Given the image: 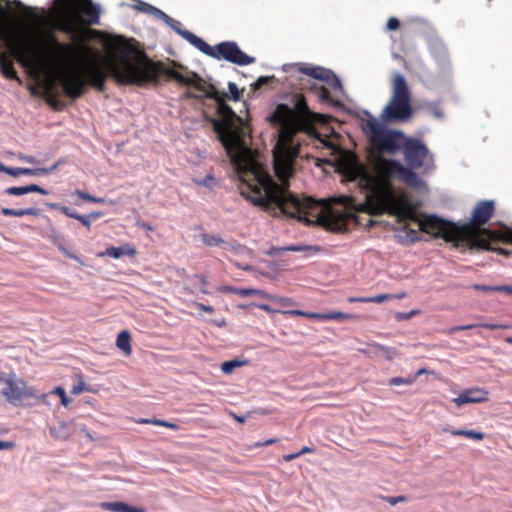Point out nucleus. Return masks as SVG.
<instances>
[{"instance_id": "nucleus-28", "label": "nucleus", "mask_w": 512, "mask_h": 512, "mask_svg": "<svg viewBox=\"0 0 512 512\" xmlns=\"http://www.w3.org/2000/svg\"><path fill=\"white\" fill-rule=\"evenodd\" d=\"M134 8L136 10H138V11H141V12H144V13H147V14H151V15H153L154 17H156L157 19H159L161 21L170 20V16L169 15H167L165 12H163L159 8L149 4L147 2L138 0L137 4L134 5Z\"/></svg>"}, {"instance_id": "nucleus-27", "label": "nucleus", "mask_w": 512, "mask_h": 512, "mask_svg": "<svg viewBox=\"0 0 512 512\" xmlns=\"http://www.w3.org/2000/svg\"><path fill=\"white\" fill-rule=\"evenodd\" d=\"M50 435L55 439L66 440L72 434L71 423L67 421H58L56 425L49 428Z\"/></svg>"}, {"instance_id": "nucleus-1", "label": "nucleus", "mask_w": 512, "mask_h": 512, "mask_svg": "<svg viewBox=\"0 0 512 512\" xmlns=\"http://www.w3.org/2000/svg\"><path fill=\"white\" fill-rule=\"evenodd\" d=\"M135 53L140 58L137 62L125 59L121 66L114 62L109 63V70L117 83L145 87L147 85H158L161 77L167 76L181 86L193 88L200 92L197 94L186 90L181 95V99H193L201 105H206V92L209 91V88H206L204 80L198 73L190 71L184 74L174 69L168 70L163 62L150 59L145 52L136 50Z\"/></svg>"}, {"instance_id": "nucleus-56", "label": "nucleus", "mask_w": 512, "mask_h": 512, "mask_svg": "<svg viewBox=\"0 0 512 512\" xmlns=\"http://www.w3.org/2000/svg\"><path fill=\"white\" fill-rule=\"evenodd\" d=\"M152 422H153V425L167 427L172 430H177L179 428V426L177 424L166 421V420H162V419L155 418V421H152Z\"/></svg>"}, {"instance_id": "nucleus-40", "label": "nucleus", "mask_w": 512, "mask_h": 512, "mask_svg": "<svg viewBox=\"0 0 512 512\" xmlns=\"http://www.w3.org/2000/svg\"><path fill=\"white\" fill-rule=\"evenodd\" d=\"M320 98H321V100L323 102L328 103V104L332 105L333 107H336V108H342L343 107L342 102L339 101V100L334 99L330 95V92L325 87L321 88Z\"/></svg>"}, {"instance_id": "nucleus-9", "label": "nucleus", "mask_w": 512, "mask_h": 512, "mask_svg": "<svg viewBox=\"0 0 512 512\" xmlns=\"http://www.w3.org/2000/svg\"><path fill=\"white\" fill-rule=\"evenodd\" d=\"M14 374L0 373V384L4 387L1 393L6 400L14 405L23 401L25 398L35 397L32 387H28L22 380H15Z\"/></svg>"}, {"instance_id": "nucleus-62", "label": "nucleus", "mask_w": 512, "mask_h": 512, "mask_svg": "<svg viewBox=\"0 0 512 512\" xmlns=\"http://www.w3.org/2000/svg\"><path fill=\"white\" fill-rule=\"evenodd\" d=\"M250 305H251V306H254V307H257V308H259V309H261V310H264V311H266V312H268V313H282V311H281V310L274 309V308H272V307H271L270 305H268V304H255V303H252V304H250Z\"/></svg>"}, {"instance_id": "nucleus-14", "label": "nucleus", "mask_w": 512, "mask_h": 512, "mask_svg": "<svg viewBox=\"0 0 512 512\" xmlns=\"http://www.w3.org/2000/svg\"><path fill=\"white\" fill-rule=\"evenodd\" d=\"M408 138L409 136H407L402 130L387 128L379 139L378 145L384 152L396 155L403 151Z\"/></svg>"}, {"instance_id": "nucleus-51", "label": "nucleus", "mask_w": 512, "mask_h": 512, "mask_svg": "<svg viewBox=\"0 0 512 512\" xmlns=\"http://www.w3.org/2000/svg\"><path fill=\"white\" fill-rule=\"evenodd\" d=\"M166 25H168L175 33L181 36V32H187L188 30L182 29L180 26V22L174 20L170 17V20L163 21Z\"/></svg>"}, {"instance_id": "nucleus-38", "label": "nucleus", "mask_w": 512, "mask_h": 512, "mask_svg": "<svg viewBox=\"0 0 512 512\" xmlns=\"http://www.w3.org/2000/svg\"><path fill=\"white\" fill-rule=\"evenodd\" d=\"M237 294L242 296V297H247V296H251V295H257V296H259V297H261L263 299L272 298V296L269 295L264 290L254 289V288H241L240 290H237Z\"/></svg>"}, {"instance_id": "nucleus-32", "label": "nucleus", "mask_w": 512, "mask_h": 512, "mask_svg": "<svg viewBox=\"0 0 512 512\" xmlns=\"http://www.w3.org/2000/svg\"><path fill=\"white\" fill-rule=\"evenodd\" d=\"M394 294H378L371 297H350L348 301L351 303L360 302V303H382L388 300L394 299Z\"/></svg>"}, {"instance_id": "nucleus-61", "label": "nucleus", "mask_w": 512, "mask_h": 512, "mask_svg": "<svg viewBox=\"0 0 512 512\" xmlns=\"http://www.w3.org/2000/svg\"><path fill=\"white\" fill-rule=\"evenodd\" d=\"M429 108L434 117L438 119L444 118V113L440 110L435 103H429Z\"/></svg>"}, {"instance_id": "nucleus-39", "label": "nucleus", "mask_w": 512, "mask_h": 512, "mask_svg": "<svg viewBox=\"0 0 512 512\" xmlns=\"http://www.w3.org/2000/svg\"><path fill=\"white\" fill-rule=\"evenodd\" d=\"M201 240L203 244L209 247H216L225 243L224 239H222L220 236L210 235L207 233L201 234Z\"/></svg>"}, {"instance_id": "nucleus-3", "label": "nucleus", "mask_w": 512, "mask_h": 512, "mask_svg": "<svg viewBox=\"0 0 512 512\" xmlns=\"http://www.w3.org/2000/svg\"><path fill=\"white\" fill-rule=\"evenodd\" d=\"M226 93H220L211 86L206 92V98L215 102L217 117L204 113V119L211 124L217 140L227 150L232 149L233 142L237 135L238 124L242 121L230 105L226 102Z\"/></svg>"}, {"instance_id": "nucleus-57", "label": "nucleus", "mask_w": 512, "mask_h": 512, "mask_svg": "<svg viewBox=\"0 0 512 512\" xmlns=\"http://www.w3.org/2000/svg\"><path fill=\"white\" fill-rule=\"evenodd\" d=\"M400 27V20L396 17H390L386 23V29L389 31L398 30Z\"/></svg>"}, {"instance_id": "nucleus-44", "label": "nucleus", "mask_w": 512, "mask_h": 512, "mask_svg": "<svg viewBox=\"0 0 512 512\" xmlns=\"http://www.w3.org/2000/svg\"><path fill=\"white\" fill-rule=\"evenodd\" d=\"M51 394H55L60 397L61 404L64 407H67L69 403L71 402L70 398L67 396L66 391L64 387L62 386H56L52 391Z\"/></svg>"}, {"instance_id": "nucleus-29", "label": "nucleus", "mask_w": 512, "mask_h": 512, "mask_svg": "<svg viewBox=\"0 0 512 512\" xmlns=\"http://www.w3.org/2000/svg\"><path fill=\"white\" fill-rule=\"evenodd\" d=\"M0 212L5 217H22V216H26V215H30V216H40L41 215L40 209H38L36 207H28V208H21V209L4 207L1 209Z\"/></svg>"}, {"instance_id": "nucleus-54", "label": "nucleus", "mask_w": 512, "mask_h": 512, "mask_svg": "<svg viewBox=\"0 0 512 512\" xmlns=\"http://www.w3.org/2000/svg\"><path fill=\"white\" fill-rule=\"evenodd\" d=\"M419 313L418 310H411L410 312H397L395 314V319L397 321H406L410 320L412 317Z\"/></svg>"}, {"instance_id": "nucleus-16", "label": "nucleus", "mask_w": 512, "mask_h": 512, "mask_svg": "<svg viewBox=\"0 0 512 512\" xmlns=\"http://www.w3.org/2000/svg\"><path fill=\"white\" fill-rule=\"evenodd\" d=\"M364 114L367 116L365 120L361 122V129L363 133L370 140H377L381 138L386 129L388 128L389 123H385L383 120H378L374 115H372L368 110H364Z\"/></svg>"}, {"instance_id": "nucleus-43", "label": "nucleus", "mask_w": 512, "mask_h": 512, "mask_svg": "<svg viewBox=\"0 0 512 512\" xmlns=\"http://www.w3.org/2000/svg\"><path fill=\"white\" fill-rule=\"evenodd\" d=\"M415 381V376L410 377H393L388 380V385L390 386H400V385H412Z\"/></svg>"}, {"instance_id": "nucleus-30", "label": "nucleus", "mask_w": 512, "mask_h": 512, "mask_svg": "<svg viewBox=\"0 0 512 512\" xmlns=\"http://www.w3.org/2000/svg\"><path fill=\"white\" fill-rule=\"evenodd\" d=\"M11 56L15 61L23 68L30 67L31 59L27 54V50L24 47L13 45L11 47Z\"/></svg>"}, {"instance_id": "nucleus-25", "label": "nucleus", "mask_w": 512, "mask_h": 512, "mask_svg": "<svg viewBox=\"0 0 512 512\" xmlns=\"http://www.w3.org/2000/svg\"><path fill=\"white\" fill-rule=\"evenodd\" d=\"M395 237L398 243L402 245L414 244L421 240L418 232L415 229L409 228L408 226H403L400 228Z\"/></svg>"}, {"instance_id": "nucleus-34", "label": "nucleus", "mask_w": 512, "mask_h": 512, "mask_svg": "<svg viewBox=\"0 0 512 512\" xmlns=\"http://www.w3.org/2000/svg\"><path fill=\"white\" fill-rule=\"evenodd\" d=\"M0 73L9 80H18V73L13 66V64L9 61L8 57H6L1 63H0Z\"/></svg>"}, {"instance_id": "nucleus-10", "label": "nucleus", "mask_w": 512, "mask_h": 512, "mask_svg": "<svg viewBox=\"0 0 512 512\" xmlns=\"http://www.w3.org/2000/svg\"><path fill=\"white\" fill-rule=\"evenodd\" d=\"M413 116L412 101L390 98L380 115L385 123L407 122Z\"/></svg>"}, {"instance_id": "nucleus-64", "label": "nucleus", "mask_w": 512, "mask_h": 512, "mask_svg": "<svg viewBox=\"0 0 512 512\" xmlns=\"http://www.w3.org/2000/svg\"><path fill=\"white\" fill-rule=\"evenodd\" d=\"M60 212H62L67 217H70V218H73V219L76 217V215L78 213L76 210L71 209L70 207L65 206V205L61 206V211Z\"/></svg>"}, {"instance_id": "nucleus-17", "label": "nucleus", "mask_w": 512, "mask_h": 512, "mask_svg": "<svg viewBox=\"0 0 512 512\" xmlns=\"http://www.w3.org/2000/svg\"><path fill=\"white\" fill-rule=\"evenodd\" d=\"M495 211V202L493 200L479 201L474 207L470 223L474 226H482L489 222Z\"/></svg>"}, {"instance_id": "nucleus-2", "label": "nucleus", "mask_w": 512, "mask_h": 512, "mask_svg": "<svg viewBox=\"0 0 512 512\" xmlns=\"http://www.w3.org/2000/svg\"><path fill=\"white\" fill-rule=\"evenodd\" d=\"M241 195L265 212L278 209L282 215L304 221L317 207V201L308 196L300 197L289 190V185H279L270 174H255L253 184H245Z\"/></svg>"}, {"instance_id": "nucleus-55", "label": "nucleus", "mask_w": 512, "mask_h": 512, "mask_svg": "<svg viewBox=\"0 0 512 512\" xmlns=\"http://www.w3.org/2000/svg\"><path fill=\"white\" fill-rule=\"evenodd\" d=\"M28 193H39L41 195H48L49 191L38 184H29Z\"/></svg>"}, {"instance_id": "nucleus-42", "label": "nucleus", "mask_w": 512, "mask_h": 512, "mask_svg": "<svg viewBox=\"0 0 512 512\" xmlns=\"http://www.w3.org/2000/svg\"><path fill=\"white\" fill-rule=\"evenodd\" d=\"M276 80L275 76H260L257 80L251 84V89L253 91H257L261 89L263 86L268 85Z\"/></svg>"}, {"instance_id": "nucleus-4", "label": "nucleus", "mask_w": 512, "mask_h": 512, "mask_svg": "<svg viewBox=\"0 0 512 512\" xmlns=\"http://www.w3.org/2000/svg\"><path fill=\"white\" fill-rule=\"evenodd\" d=\"M181 37L205 55L216 60H225L238 66H246L255 62V58L242 51L235 41H223L212 47L190 31L181 32Z\"/></svg>"}, {"instance_id": "nucleus-21", "label": "nucleus", "mask_w": 512, "mask_h": 512, "mask_svg": "<svg viewBox=\"0 0 512 512\" xmlns=\"http://www.w3.org/2000/svg\"><path fill=\"white\" fill-rule=\"evenodd\" d=\"M391 98L412 101V93L407 80L405 76L399 72L393 75Z\"/></svg>"}, {"instance_id": "nucleus-7", "label": "nucleus", "mask_w": 512, "mask_h": 512, "mask_svg": "<svg viewBox=\"0 0 512 512\" xmlns=\"http://www.w3.org/2000/svg\"><path fill=\"white\" fill-rule=\"evenodd\" d=\"M402 153L406 162L405 166L420 168L425 166V171L435 168L434 155L430 153L425 142L419 138L409 136Z\"/></svg>"}, {"instance_id": "nucleus-11", "label": "nucleus", "mask_w": 512, "mask_h": 512, "mask_svg": "<svg viewBox=\"0 0 512 512\" xmlns=\"http://www.w3.org/2000/svg\"><path fill=\"white\" fill-rule=\"evenodd\" d=\"M298 70L304 75L326 83L332 90L338 91L342 95L346 94L341 79L333 70L317 65L309 67L301 65Z\"/></svg>"}, {"instance_id": "nucleus-35", "label": "nucleus", "mask_w": 512, "mask_h": 512, "mask_svg": "<svg viewBox=\"0 0 512 512\" xmlns=\"http://www.w3.org/2000/svg\"><path fill=\"white\" fill-rule=\"evenodd\" d=\"M445 431L450 432L451 435H453V436H464V437L470 438L475 441H481L485 437V434L483 432L476 431V430H464V429L448 430V429H445Z\"/></svg>"}, {"instance_id": "nucleus-22", "label": "nucleus", "mask_w": 512, "mask_h": 512, "mask_svg": "<svg viewBox=\"0 0 512 512\" xmlns=\"http://www.w3.org/2000/svg\"><path fill=\"white\" fill-rule=\"evenodd\" d=\"M49 42L52 44L54 50L49 54V58L55 62H66L69 58L68 56V48L69 45L63 43L59 40V38L55 34H50L48 36Z\"/></svg>"}, {"instance_id": "nucleus-20", "label": "nucleus", "mask_w": 512, "mask_h": 512, "mask_svg": "<svg viewBox=\"0 0 512 512\" xmlns=\"http://www.w3.org/2000/svg\"><path fill=\"white\" fill-rule=\"evenodd\" d=\"M430 52L442 70L450 67V57L446 45L440 39H432L429 43Z\"/></svg>"}, {"instance_id": "nucleus-8", "label": "nucleus", "mask_w": 512, "mask_h": 512, "mask_svg": "<svg viewBox=\"0 0 512 512\" xmlns=\"http://www.w3.org/2000/svg\"><path fill=\"white\" fill-rule=\"evenodd\" d=\"M393 174L407 187L420 194H427L429 187L426 181L416 172L420 167L405 166L397 159H390Z\"/></svg>"}, {"instance_id": "nucleus-23", "label": "nucleus", "mask_w": 512, "mask_h": 512, "mask_svg": "<svg viewBox=\"0 0 512 512\" xmlns=\"http://www.w3.org/2000/svg\"><path fill=\"white\" fill-rule=\"evenodd\" d=\"M136 249L133 245L125 243L121 246H111L99 254V256H109L114 259H119L123 256L134 257L136 255Z\"/></svg>"}, {"instance_id": "nucleus-46", "label": "nucleus", "mask_w": 512, "mask_h": 512, "mask_svg": "<svg viewBox=\"0 0 512 512\" xmlns=\"http://www.w3.org/2000/svg\"><path fill=\"white\" fill-rule=\"evenodd\" d=\"M4 193L12 196H22L28 194V185L8 187L4 190Z\"/></svg>"}, {"instance_id": "nucleus-13", "label": "nucleus", "mask_w": 512, "mask_h": 512, "mask_svg": "<svg viewBox=\"0 0 512 512\" xmlns=\"http://www.w3.org/2000/svg\"><path fill=\"white\" fill-rule=\"evenodd\" d=\"M47 221V225L39 229V235L50 241L57 249L64 254L66 257L78 262L80 265H84L82 259L66 247V238L63 234L59 233L52 224L49 217L44 216Z\"/></svg>"}, {"instance_id": "nucleus-33", "label": "nucleus", "mask_w": 512, "mask_h": 512, "mask_svg": "<svg viewBox=\"0 0 512 512\" xmlns=\"http://www.w3.org/2000/svg\"><path fill=\"white\" fill-rule=\"evenodd\" d=\"M90 78H91L92 85L95 89H97L99 91L104 90L106 75H105V72L101 68L97 67V68L93 69L92 72L90 73Z\"/></svg>"}, {"instance_id": "nucleus-49", "label": "nucleus", "mask_w": 512, "mask_h": 512, "mask_svg": "<svg viewBox=\"0 0 512 512\" xmlns=\"http://www.w3.org/2000/svg\"><path fill=\"white\" fill-rule=\"evenodd\" d=\"M352 318H353V315L346 314V313H343V312H327L324 315V321L352 319Z\"/></svg>"}, {"instance_id": "nucleus-50", "label": "nucleus", "mask_w": 512, "mask_h": 512, "mask_svg": "<svg viewBox=\"0 0 512 512\" xmlns=\"http://www.w3.org/2000/svg\"><path fill=\"white\" fill-rule=\"evenodd\" d=\"M381 499L390 505H396L398 503L407 502L408 496L399 495V496H382Z\"/></svg>"}, {"instance_id": "nucleus-15", "label": "nucleus", "mask_w": 512, "mask_h": 512, "mask_svg": "<svg viewBox=\"0 0 512 512\" xmlns=\"http://www.w3.org/2000/svg\"><path fill=\"white\" fill-rule=\"evenodd\" d=\"M268 121L271 125L281 127L288 132H293L298 128L295 123V112L286 104H279L268 116Z\"/></svg>"}, {"instance_id": "nucleus-24", "label": "nucleus", "mask_w": 512, "mask_h": 512, "mask_svg": "<svg viewBox=\"0 0 512 512\" xmlns=\"http://www.w3.org/2000/svg\"><path fill=\"white\" fill-rule=\"evenodd\" d=\"M371 349V353L375 356L382 355L387 361H393L397 356L400 355V352L395 347H390L386 345H382L377 342H371L368 344Z\"/></svg>"}, {"instance_id": "nucleus-53", "label": "nucleus", "mask_w": 512, "mask_h": 512, "mask_svg": "<svg viewBox=\"0 0 512 512\" xmlns=\"http://www.w3.org/2000/svg\"><path fill=\"white\" fill-rule=\"evenodd\" d=\"M9 175L12 177H19L21 175H30V168L25 167H11Z\"/></svg>"}, {"instance_id": "nucleus-12", "label": "nucleus", "mask_w": 512, "mask_h": 512, "mask_svg": "<svg viewBox=\"0 0 512 512\" xmlns=\"http://www.w3.org/2000/svg\"><path fill=\"white\" fill-rule=\"evenodd\" d=\"M58 6L63 19L58 24V30L68 37L77 35V15L74 8L77 6L74 0H58L54 1Z\"/></svg>"}, {"instance_id": "nucleus-19", "label": "nucleus", "mask_w": 512, "mask_h": 512, "mask_svg": "<svg viewBox=\"0 0 512 512\" xmlns=\"http://www.w3.org/2000/svg\"><path fill=\"white\" fill-rule=\"evenodd\" d=\"M60 86L64 95L71 100H77L85 92L83 80L79 76L62 78Z\"/></svg>"}, {"instance_id": "nucleus-59", "label": "nucleus", "mask_w": 512, "mask_h": 512, "mask_svg": "<svg viewBox=\"0 0 512 512\" xmlns=\"http://www.w3.org/2000/svg\"><path fill=\"white\" fill-rule=\"evenodd\" d=\"M74 219L78 220L84 227H86L88 230H90L91 220L88 215H82V214L77 213V215Z\"/></svg>"}, {"instance_id": "nucleus-58", "label": "nucleus", "mask_w": 512, "mask_h": 512, "mask_svg": "<svg viewBox=\"0 0 512 512\" xmlns=\"http://www.w3.org/2000/svg\"><path fill=\"white\" fill-rule=\"evenodd\" d=\"M472 288L476 291H483V292H497V286H490V285H484V284H474Z\"/></svg>"}, {"instance_id": "nucleus-45", "label": "nucleus", "mask_w": 512, "mask_h": 512, "mask_svg": "<svg viewBox=\"0 0 512 512\" xmlns=\"http://www.w3.org/2000/svg\"><path fill=\"white\" fill-rule=\"evenodd\" d=\"M284 249L286 251H291V252L319 251L320 250L319 247L313 246V245H289V246H284Z\"/></svg>"}, {"instance_id": "nucleus-18", "label": "nucleus", "mask_w": 512, "mask_h": 512, "mask_svg": "<svg viewBox=\"0 0 512 512\" xmlns=\"http://www.w3.org/2000/svg\"><path fill=\"white\" fill-rule=\"evenodd\" d=\"M488 391L479 387H472L463 390L458 397L453 399L457 406L465 404L483 403L488 400Z\"/></svg>"}, {"instance_id": "nucleus-63", "label": "nucleus", "mask_w": 512, "mask_h": 512, "mask_svg": "<svg viewBox=\"0 0 512 512\" xmlns=\"http://www.w3.org/2000/svg\"><path fill=\"white\" fill-rule=\"evenodd\" d=\"M286 250L284 249V247H275V246H272L270 247L267 251H266V254L269 255V256H278V255H281L283 252H285Z\"/></svg>"}, {"instance_id": "nucleus-41", "label": "nucleus", "mask_w": 512, "mask_h": 512, "mask_svg": "<svg viewBox=\"0 0 512 512\" xmlns=\"http://www.w3.org/2000/svg\"><path fill=\"white\" fill-rule=\"evenodd\" d=\"M75 194L80 199H82L84 201L93 202V203H99V204L106 203V199L105 198L93 196V195L89 194L88 192H85V191L80 190V189L75 190Z\"/></svg>"}, {"instance_id": "nucleus-36", "label": "nucleus", "mask_w": 512, "mask_h": 512, "mask_svg": "<svg viewBox=\"0 0 512 512\" xmlns=\"http://www.w3.org/2000/svg\"><path fill=\"white\" fill-rule=\"evenodd\" d=\"M248 363V360H240L234 358L228 361H224L221 364V370L224 374H231L236 368L242 367Z\"/></svg>"}, {"instance_id": "nucleus-52", "label": "nucleus", "mask_w": 512, "mask_h": 512, "mask_svg": "<svg viewBox=\"0 0 512 512\" xmlns=\"http://www.w3.org/2000/svg\"><path fill=\"white\" fill-rule=\"evenodd\" d=\"M195 182L199 186H204L211 189L212 185L215 183V178L212 174H207L203 179H197Z\"/></svg>"}, {"instance_id": "nucleus-60", "label": "nucleus", "mask_w": 512, "mask_h": 512, "mask_svg": "<svg viewBox=\"0 0 512 512\" xmlns=\"http://www.w3.org/2000/svg\"><path fill=\"white\" fill-rule=\"evenodd\" d=\"M48 175V170L46 167H37V168H30V176H45Z\"/></svg>"}, {"instance_id": "nucleus-26", "label": "nucleus", "mask_w": 512, "mask_h": 512, "mask_svg": "<svg viewBox=\"0 0 512 512\" xmlns=\"http://www.w3.org/2000/svg\"><path fill=\"white\" fill-rule=\"evenodd\" d=\"M424 222L419 224L421 230L424 231V226H430L431 228H440L441 226L448 225L451 227H456V224L451 221L447 220L441 216H438L437 214H423Z\"/></svg>"}, {"instance_id": "nucleus-48", "label": "nucleus", "mask_w": 512, "mask_h": 512, "mask_svg": "<svg viewBox=\"0 0 512 512\" xmlns=\"http://www.w3.org/2000/svg\"><path fill=\"white\" fill-rule=\"evenodd\" d=\"M228 94L231 100L237 102L240 100L242 92L239 90L236 83L230 81L228 82Z\"/></svg>"}, {"instance_id": "nucleus-47", "label": "nucleus", "mask_w": 512, "mask_h": 512, "mask_svg": "<svg viewBox=\"0 0 512 512\" xmlns=\"http://www.w3.org/2000/svg\"><path fill=\"white\" fill-rule=\"evenodd\" d=\"M83 391L95 392L96 390L93 389L90 385L86 384L83 380H80L76 385L72 387L71 394L78 395Z\"/></svg>"}, {"instance_id": "nucleus-6", "label": "nucleus", "mask_w": 512, "mask_h": 512, "mask_svg": "<svg viewBox=\"0 0 512 512\" xmlns=\"http://www.w3.org/2000/svg\"><path fill=\"white\" fill-rule=\"evenodd\" d=\"M291 134V131H287V134L277 142L274 149L275 172L280 174V169H283V173L287 177L292 175V162L300 156L301 150L300 143L296 142Z\"/></svg>"}, {"instance_id": "nucleus-31", "label": "nucleus", "mask_w": 512, "mask_h": 512, "mask_svg": "<svg viewBox=\"0 0 512 512\" xmlns=\"http://www.w3.org/2000/svg\"><path fill=\"white\" fill-rule=\"evenodd\" d=\"M130 342H131V335L127 330H123L117 335L116 346L125 355H130L132 352Z\"/></svg>"}, {"instance_id": "nucleus-5", "label": "nucleus", "mask_w": 512, "mask_h": 512, "mask_svg": "<svg viewBox=\"0 0 512 512\" xmlns=\"http://www.w3.org/2000/svg\"><path fill=\"white\" fill-rule=\"evenodd\" d=\"M181 37L205 55L216 60H225L238 66H246L255 62V58L242 51L235 41H223L212 47L190 31L181 32Z\"/></svg>"}, {"instance_id": "nucleus-37", "label": "nucleus", "mask_w": 512, "mask_h": 512, "mask_svg": "<svg viewBox=\"0 0 512 512\" xmlns=\"http://www.w3.org/2000/svg\"><path fill=\"white\" fill-rule=\"evenodd\" d=\"M128 504L122 501L101 502L100 507L113 512H126Z\"/></svg>"}]
</instances>
